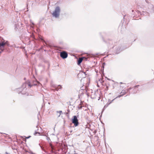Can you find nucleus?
Instances as JSON below:
<instances>
[{
    "mask_svg": "<svg viewBox=\"0 0 154 154\" xmlns=\"http://www.w3.org/2000/svg\"><path fill=\"white\" fill-rule=\"evenodd\" d=\"M60 8L59 7H57L56 8L54 11L53 12L52 14L54 17L57 18L60 15Z\"/></svg>",
    "mask_w": 154,
    "mask_h": 154,
    "instance_id": "1",
    "label": "nucleus"
},
{
    "mask_svg": "<svg viewBox=\"0 0 154 154\" xmlns=\"http://www.w3.org/2000/svg\"><path fill=\"white\" fill-rule=\"evenodd\" d=\"M72 121V123L74 124L75 126H78L79 124L78 120L76 116H73Z\"/></svg>",
    "mask_w": 154,
    "mask_h": 154,
    "instance_id": "2",
    "label": "nucleus"
},
{
    "mask_svg": "<svg viewBox=\"0 0 154 154\" xmlns=\"http://www.w3.org/2000/svg\"><path fill=\"white\" fill-rule=\"evenodd\" d=\"M60 57L63 59H65L67 57V54L65 51H63L60 53Z\"/></svg>",
    "mask_w": 154,
    "mask_h": 154,
    "instance_id": "3",
    "label": "nucleus"
},
{
    "mask_svg": "<svg viewBox=\"0 0 154 154\" xmlns=\"http://www.w3.org/2000/svg\"><path fill=\"white\" fill-rule=\"evenodd\" d=\"M5 45L4 43V41H2L0 43V50L1 51H0V53H1L2 51H3L4 46Z\"/></svg>",
    "mask_w": 154,
    "mask_h": 154,
    "instance_id": "4",
    "label": "nucleus"
},
{
    "mask_svg": "<svg viewBox=\"0 0 154 154\" xmlns=\"http://www.w3.org/2000/svg\"><path fill=\"white\" fill-rule=\"evenodd\" d=\"M83 58H79L78 60V64L79 65L82 61Z\"/></svg>",
    "mask_w": 154,
    "mask_h": 154,
    "instance_id": "5",
    "label": "nucleus"
},
{
    "mask_svg": "<svg viewBox=\"0 0 154 154\" xmlns=\"http://www.w3.org/2000/svg\"><path fill=\"white\" fill-rule=\"evenodd\" d=\"M4 43H5V45H7L8 46L9 45V44L8 43V41H6L5 42H4Z\"/></svg>",
    "mask_w": 154,
    "mask_h": 154,
    "instance_id": "6",
    "label": "nucleus"
},
{
    "mask_svg": "<svg viewBox=\"0 0 154 154\" xmlns=\"http://www.w3.org/2000/svg\"><path fill=\"white\" fill-rule=\"evenodd\" d=\"M39 134V133L38 132H35V134H34L35 135H36V134Z\"/></svg>",
    "mask_w": 154,
    "mask_h": 154,
    "instance_id": "7",
    "label": "nucleus"
},
{
    "mask_svg": "<svg viewBox=\"0 0 154 154\" xmlns=\"http://www.w3.org/2000/svg\"><path fill=\"white\" fill-rule=\"evenodd\" d=\"M122 95H119L117 97H121V96H122Z\"/></svg>",
    "mask_w": 154,
    "mask_h": 154,
    "instance_id": "8",
    "label": "nucleus"
},
{
    "mask_svg": "<svg viewBox=\"0 0 154 154\" xmlns=\"http://www.w3.org/2000/svg\"><path fill=\"white\" fill-rule=\"evenodd\" d=\"M37 82L38 83L40 84V83L39 82L37 81Z\"/></svg>",
    "mask_w": 154,
    "mask_h": 154,
    "instance_id": "9",
    "label": "nucleus"
},
{
    "mask_svg": "<svg viewBox=\"0 0 154 154\" xmlns=\"http://www.w3.org/2000/svg\"><path fill=\"white\" fill-rule=\"evenodd\" d=\"M28 85H29V86H30V87H31V86L30 85V84H29Z\"/></svg>",
    "mask_w": 154,
    "mask_h": 154,
    "instance_id": "10",
    "label": "nucleus"
},
{
    "mask_svg": "<svg viewBox=\"0 0 154 154\" xmlns=\"http://www.w3.org/2000/svg\"><path fill=\"white\" fill-rule=\"evenodd\" d=\"M6 154H9L7 152H6Z\"/></svg>",
    "mask_w": 154,
    "mask_h": 154,
    "instance_id": "11",
    "label": "nucleus"
},
{
    "mask_svg": "<svg viewBox=\"0 0 154 154\" xmlns=\"http://www.w3.org/2000/svg\"><path fill=\"white\" fill-rule=\"evenodd\" d=\"M29 137H27V138H29Z\"/></svg>",
    "mask_w": 154,
    "mask_h": 154,
    "instance_id": "12",
    "label": "nucleus"
},
{
    "mask_svg": "<svg viewBox=\"0 0 154 154\" xmlns=\"http://www.w3.org/2000/svg\"><path fill=\"white\" fill-rule=\"evenodd\" d=\"M31 23H32V24H33V25L34 24H33V23H32V22H31Z\"/></svg>",
    "mask_w": 154,
    "mask_h": 154,
    "instance_id": "13",
    "label": "nucleus"
},
{
    "mask_svg": "<svg viewBox=\"0 0 154 154\" xmlns=\"http://www.w3.org/2000/svg\"><path fill=\"white\" fill-rule=\"evenodd\" d=\"M61 111H60V113H61Z\"/></svg>",
    "mask_w": 154,
    "mask_h": 154,
    "instance_id": "14",
    "label": "nucleus"
},
{
    "mask_svg": "<svg viewBox=\"0 0 154 154\" xmlns=\"http://www.w3.org/2000/svg\"><path fill=\"white\" fill-rule=\"evenodd\" d=\"M61 111H60V113H61Z\"/></svg>",
    "mask_w": 154,
    "mask_h": 154,
    "instance_id": "15",
    "label": "nucleus"
}]
</instances>
